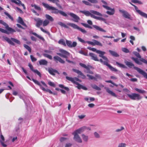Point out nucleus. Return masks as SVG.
<instances>
[{
    "instance_id": "f257e3e1",
    "label": "nucleus",
    "mask_w": 147,
    "mask_h": 147,
    "mask_svg": "<svg viewBox=\"0 0 147 147\" xmlns=\"http://www.w3.org/2000/svg\"><path fill=\"white\" fill-rule=\"evenodd\" d=\"M91 128L85 126L82 127L74 131L72 134L74 136L73 139L76 142L79 143L82 142V139L79 134H80L86 130H90Z\"/></svg>"
},
{
    "instance_id": "f03ea898",
    "label": "nucleus",
    "mask_w": 147,
    "mask_h": 147,
    "mask_svg": "<svg viewBox=\"0 0 147 147\" xmlns=\"http://www.w3.org/2000/svg\"><path fill=\"white\" fill-rule=\"evenodd\" d=\"M42 4L43 6L48 10H52V11H51V13H53L56 14L59 13L60 14L63 16L65 17L67 16V14L63 11L59 10L55 7L50 6L47 4L43 3Z\"/></svg>"
},
{
    "instance_id": "7ed1b4c3",
    "label": "nucleus",
    "mask_w": 147,
    "mask_h": 147,
    "mask_svg": "<svg viewBox=\"0 0 147 147\" xmlns=\"http://www.w3.org/2000/svg\"><path fill=\"white\" fill-rule=\"evenodd\" d=\"M32 80L36 84L39 86L40 89L43 91L48 92L51 94H53V92L49 89L48 88H45L47 87V85L45 82L42 81H41L40 82L36 80H35L34 79H32Z\"/></svg>"
},
{
    "instance_id": "20e7f679",
    "label": "nucleus",
    "mask_w": 147,
    "mask_h": 147,
    "mask_svg": "<svg viewBox=\"0 0 147 147\" xmlns=\"http://www.w3.org/2000/svg\"><path fill=\"white\" fill-rule=\"evenodd\" d=\"M32 80L36 84L39 86L40 89L43 91L48 92L51 94H53V92L49 89L48 88H45L47 87V85L45 82L42 81H41L40 82L36 80H35L34 79H32Z\"/></svg>"
},
{
    "instance_id": "39448f33",
    "label": "nucleus",
    "mask_w": 147,
    "mask_h": 147,
    "mask_svg": "<svg viewBox=\"0 0 147 147\" xmlns=\"http://www.w3.org/2000/svg\"><path fill=\"white\" fill-rule=\"evenodd\" d=\"M133 53L136 57L140 59L139 60L137 58L134 57L131 58V59L134 60L136 63L138 65H142V63L141 62H142L145 63L147 64V61L143 58H141V56L139 53L136 51H134Z\"/></svg>"
},
{
    "instance_id": "423d86ee",
    "label": "nucleus",
    "mask_w": 147,
    "mask_h": 147,
    "mask_svg": "<svg viewBox=\"0 0 147 147\" xmlns=\"http://www.w3.org/2000/svg\"><path fill=\"white\" fill-rule=\"evenodd\" d=\"M104 4V5H102V6L106 9L109 10V11H107L106 13L109 15H113L115 12V10L114 8H111L107 6V3L103 0L101 1Z\"/></svg>"
},
{
    "instance_id": "0eeeda50",
    "label": "nucleus",
    "mask_w": 147,
    "mask_h": 147,
    "mask_svg": "<svg viewBox=\"0 0 147 147\" xmlns=\"http://www.w3.org/2000/svg\"><path fill=\"white\" fill-rule=\"evenodd\" d=\"M80 12L83 13L87 16H90L91 13L95 14L98 16H102V14L96 11L93 10H90V11H81Z\"/></svg>"
},
{
    "instance_id": "6e6552de",
    "label": "nucleus",
    "mask_w": 147,
    "mask_h": 147,
    "mask_svg": "<svg viewBox=\"0 0 147 147\" xmlns=\"http://www.w3.org/2000/svg\"><path fill=\"white\" fill-rule=\"evenodd\" d=\"M96 53L99 54V57L102 58L104 60V61H103L102 59H100V60H99V61L103 64H104V63L106 61H109L107 58L103 55L105 53V52L100 50H97V51H96Z\"/></svg>"
},
{
    "instance_id": "1a4fd4ad",
    "label": "nucleus",
    "mask_w": 147,
    "mask_h": 147,
    "mask_svg": "<svg viewBox=\"0 0 147 147\" xmlns=\"http://www.w3.org/2000/svg\"><path fill=\"white\" fill-rule=\"evenodd\" d=\"M59 51L60 53H57V54L61 57L67 59L69 55V53L64 50L60 49Z\"/></svg>"
},
{
    "instance_id": "9d476101",
    "label": "nucleus",
    "mask_w": 147,
    "mask_h": 147,
    "mask_svg": "<svg viewBox=\"0 0 147 147\" xmlns=\"http://www.w3.org/2000/svg\"><path fill=\"white\" fill-rule=\"evenodd\" d=\"M128 96L131 99L133 100H139L141 99L142 97L138 94L132 93L131 94H128Z\"/></svg>"
},
{
    "instance_id": "9b49d317",
    "label": "nucleus",
    "mask_w": 147,
    "mask_h": 147,
    "mask_svg": "<svg viewBox=\"0 0 147 147\" xmlns=\"http://www.w3.org/2000/svg\"><path fill=\"white\" fill-rule=\"evenodd\" d=\"M67 25L71 26L74 29H77L83 33H84L86 32V31L84 29H82L78 26L77 25L72 23H67Z\"/></svg>"
},
{
    "instance_id": "f8f14e48",
    "label": "nucleus",
    "mask_w": 147,
    "mask_h": 147,
    "mask_svg": "<svg viewBox=\"0 0 147 147\" xmlns=\"http://www.w3.org/2000/svg\"><path fill=\"white\" fill-rule=\"evenodd\" d=\"M119 11L122 14V16L123 17L130 20H132V18L131 17L130 15L126 11L121 9H119Z\"/></svg>"
},
{
    "instance_id": "ddd939ff",
    "label": "nucleus",
    "mask_w": 147,
    "mask_h": 147,
    "mask_svg": "<svg viewBox=\"0 0 147 147\" xmlns=\"http://www.w3.org/2000/svg\"><path fill=\"white\" fill-rule=\"evenodd\" d=\"M68 14L73 19V21L75 22H78L80 20V18L76 15L72 13H68Z\"/></svg>"
},
{
    "instance_id": "4468645a",
    "label": "nucleus",
    "mask_w": 147,
    "mask_h": 147,
    "mask_svg": "<svg viewBox=\"0 0 147 147\" xmlns=\"http://www.w3.org/2000/svg\"><path fill=\"white\" fill-rule=\"evenodd\" d=\"M66 42L67 45L70 48L74 47H76L77 45V42L75 41H74L72 43L71 41L66 40Z\"/></svg>"
},
{
    "instance_id": "2eb2a0df",
    "label": "nucleus",
    "mask_w": 147,
    "mask_h": 147,
    "mask_svg": "<svg viewBox=\"0 0 147 147\" xmlns=\"http://www.w3.org/2000/svg\"><path fill=\"white\" fill-rule=\"evenodd\" d=\"M131 5L134 6L135 7V9L136 12H138L140 15L142 16L147 18V14L142 11H141L140 10L138 9V8L136 6L132 4Z\"/></svg>"
},
{
    "instance_id": "dca6fc26",
    "label": "nucleus",
    "mask_w": 147,
    "mask_h": 147,
    "mask_svg": "<svg viewBox=\"0 0 147 147\" xmlns=\"http://www.w3.org/2000/svg\"><path fill=\"white\" fill-rule=\"evenodd\" d=\"M0 24H1L5 26V28L11 32H15L16 31L13 29L9 27L7 24L1 20H0Z\"/></svg>"
},
{
    "instance_id": "f3484780",
    "label": "nucleus",
    "mask_w": 147,
    "mask_h": 147,
    "mask_svg": "<svg viewBox=\"0 0 147 147\" xmlns=\"http://www.w3.org/2000/svg\"><path fill=\"white\" fill-rule=\"evenodd\" d=\"M134 68L139 73L142 75L144 78L147 79V74L144 71L137 67H135Z\"/></svg>"
},
{
    "instance_id": "a211bd4d",
    "label": "nucleus",
    "mask_w": 147,
    "mask_h": 147,
    "mask_svg": "<svg viewBox=\"0 0 147 147\" xmlns=\"http://www.w3.org/2000/svg\"><path fill=\"white\" fill-rule=\"evenodd\" d=\"M28 65L32 71L34 72V73L36 74L40 77H41L40 73L37 69H34L33 66L31 63H29Z\"/></svg>"
},
{
    "instance_id": "6ab92c4d",
    "label": "nucleus",
    "mask_w": 147,
    "mask_h": 147,
    "mask_svg": "<svg viewBox=\"0 0 147 147\" xmlns=\"http://www.w3.org/2000/svg\"><path fill=\"white\" fill-rule=\"evenodd\" d=\"M11 1L13 3H15L16 4L20 5H21L23 7L24 9H26V7L24 4L22 3L20 1V0H11Z\"/></svg>"
},
{
    "instance_id": "aec40b11",
    "label": "nucleus",
    "mask_w": 147,
    "mask_h": 147,
    "mask_svg": "<svg viewBox=\"0 0 147 147\" xmlns=\"http://www.w3.org/2000/svg\"><path fill=\"white\" fill-rule=\"evenodd\" d=\"M34 20L36 22V26L39 27L42 24L43 21L39 18H34Z\"/></svg>"
},
{
    "instance_id": "412c9836",
    "label": "nucleus",
    "mask_w": 147,
    "mask_h": 147,
    "mask_svg": "<svg viewBox=\"0 0 147 147\" xmlns=\"http://www.w3.org/2000/svg\"><path fill=\"white\" fill-rule=\"evenodd\" d=\"M105 88L106 89V91L109 94L114 97H117L116 95L109 88L105 87Z\"/></svg>"
},
{
    "instance_id": "4be33fe9",
    "label": "nucleus",
    "mask_w": 147,
    "mask_h": 147,
    "mask_svg": "<svg viewBox=\"0 0 147 147\" xmlns=\"http://www.w3.org/2000/svg\"><path fill=\"white\" fill-rule=\"evenodd\" d=\"M54 60L55 61H58L59 62L64 63H65V61H63L61 58L58 56H55L53 57Z\"/></svg>"
},
{
    "instance_id": "5701e85b",
    "label": "nucleus",
    "mask_w": 147,
    "mask_h": 147,
    "mask_svg": "<svg viewBox=\"0 0 147 147\" xmlns=\"http://www.w3.org/2000/svg\"><path fill=\"white\" fill-rule=\"evenodd\" d=\"M54 60L55 61H58L59 62L64 63H65V61H63L61 58L58 56H55L53 57Z\"/></svg>"
},
{
    "instance_id": "b1692460",
    "label": "nucleus",
    "mask_w": 147,
    "mask_h": 147,
    "mask_svg": "<svg viewBox=\"0 0 147 147\" xmlns=\"http://www.w3.org/2000/svg\"><path fill=\"white\" fill-rule=\"evenodd\" d=\"M48 1L52 2L56 4V5L59 8L62 9V6L59 4V0H48Z\"/></svg>"
},
{
    "instance_id": "393cba45",
    "label": "nucleus",
    "mask_w": 147,
    "mask_h": 147,
    "mask_svg": "<svg viewBox=\"0 0 147 147\" xmlns=\"http://www.w3.org/2000/svg\"><path fill=\"white\" fill-rule=\"evenodd\" d=\"M108 62L109 61H106L104 63V65L107 66L111 71H117V69L111 66L108 63Z\"/></svg>"
},
{
    "instance_id": "a878e982",
    "label": "nucleus",
    "mask_w": 147,
    "mask_h": 147,
    "mask_svg": "<svg viewBox=\"0 0 147 147\" xmlns=\"http://www.w3.org/2000/svg\"><path fill=\"white\" fill-rule=\"evenodd\" d=\"M89 55L91 57L92 59L95 61H99V60L98 59L96 55L93 53H90Z\"/></svg>"
},
{
    "instance_id": "bb28decb",
    "label": "nucleus",
    "mask_w": 147,
    "mask_h": 147,
    "mask_svg": "<svg viewBox=\"0 0 147 147\" xmlns=\"http://www.w3.org/2000/svg\"><path fill=\"white\" fill-rule=\"evenodd\" d=\"M0 142L2 145L4 147H6L7 146V145L4 143L5 139L3 136L2 134L0 135Z\"/></svg>"
},
{
    "instance_id": "cd10ccee",
    "label": "nucleus",
    "mask_w": 147,
    "mask_h": 147,
    "mask_svg": "<svg viewBox=\"0 0 147 147\" xmlns=\"http://www.w3.org/2000/svg\"><path fill=\"white\" fill-rule=\"evenodd\" d=\"M48 71L51 74L53 75H55V73H58L57 70L53 69L52 68H49L48 69Z\"/></svg>"
},
{
    "instance_id": "c85d7f7f",
    "label": "nucleus",
    "mask_w": 147,
    "mask_h": 147,
    "mask_svg": "<svg viewBox=\"0 0 147 147\" xmlns=\"http://www.w3.org/2000/svg\"><path fill=\"white\" fill-rule=\"evenodd\" d=\"M81 136L83 141L85 142H88L89 140L88 136L84 134H82Z\"/></svg>"
},
{
    "instance_id": "c756f323",
    "label": "nucleus",
    "mask_w": 147,
    "mask_h": 147,
    "mask_svg": "<svg viewBox=\"0 0 147 147\" xmlns=\"http://www.w3.org/2000/svg\"><path fill=\"white\" fill-rule=\"evenodd\" d=\"M125 64L129 67H133L135 69L134 67H135L134 66V65L131 62L125 60Z\"/></svg>"
},
{
    "instance_id": "7c9ffc66",
    "label": "nucleus",
    "mask_w": 147,
    "mask_h": 147,
    "mask_svg": "<svg viewBox=\"0 0 147 147\" xmlns=\"http://www.w3.org/2000/svg\"><path fill=\"white\" fill-rule=\"evenodd\" d=\"M92 26L94 28H95L97 30H98L104 32H106V31L105 30H103V29H102L100 27L97 26L96 25H93Z\"/></svg>"
},
{
    "instance_id": "2f4dec72",
    "label": "nucleus",
    "mask_w": 147,
    "mask_h": 147,
    "mask_svg": "<svg viewBox=\"0 0 147 147\" xmlns=\"http://www.w3.org/2000/svg\"><path fill=\"white\" fill-rule=\"evenodd\" d=\"M3 38L5 40L7 41L9 44L12 45H14V43L8 38L6 36H3Z\"/></svg>"
},
{
    "instance_id": "473e14b6",
    "label": "nucleus",
    "mask_w": 147,
    "mask_h": 147,
    "mask_svg": "<svg viewBox=\"0 0 147 147\" xmlns=\"http://www.w3.org/2000/svg\"><path fill=\"white\" fill-rule=\"evenodd\" d=\"M39 64L40 65H47L48 62L45 59H41L39 61Z\"/></svg>"
},
{
    "instance_id": "72a5a7b5",
    "label": "nucleus",
    "mask_w": 147,
    "mask_h": 147,
    "mask_svg": "<svg viewBox=\"0 0 147 147\" xmlns=\"http://www.w3.org/2000/svg\"><path fill=\"white\" fill-rule=\"evenodd\" d=\"M17 22L24 26H26V24L24 23L22 19L20 17H19Z\"/></svg>"
},
{
    "instance_id": "f704fd0d",
    "label": "nucleus",
    "mask_w": 147,
    "mask_h": 147,
    "mask_svg": "<svg viewBox=\"0 0 147 147\" xmlns=\"http://www.w3.org/2000/svg\"><path fill=\"white\" fill-rule=\"evenodd\" d=\"M91 86L92 88L96 90H101L100 87H98L94 84H91Z\"/></svg>"
},
{
    "instance_id": "c9c22d12",
    "label": "nucleus",
    "mask_w": 147,
    "mask_h": 147,
    "mask_svg": "<svg viewBox=\"0 0 147 147\" xmlns=\"http://www.w3.org/2000/svg\"><path fill=\"white\" fill-rule=\"evenodd\" d=\"M92 41L94 42V46L97 45L100 46H102V44L99 42L95 40H93Z\"/></svg>"
},
{
    "instance_id": "e433bc0d",
    "label": "nucleus",
    "mask_w": 147,
    "mask_h": 147,
    "mask_svg": "<svg viewBox=\"0 0 147 147\" xmlns=\"http://www.w3.org/2000/svg\"><path fill=\"white\" fill-rule=\"evenodd\" d=\"M127 146V144L123 142H120L118 143L117 147H126Z\"/></svg>"
},
{
    "instance_id": "4c0bfd02",
    "label": "nucleus",
    "mask_w": 147,
    "mask_h": 147,
    "mask_svg": "<svg viewBox=\"0 0 147 147\" xmlns=\"http://www.w3.org/2000/svg\"><path fill=\"white\" fill-rule=\"evenodd\" d=\"M109 52L112 55L116 57H118L119 56V55L116 52L114 51L111 50H109Z\"/></svg>"
},
{
    "instance_id": "58836bf2",
    "label": "nucleus",
    "mask_w": 147,
    "mask_h": 147,
    "mask_svg": "<svg viewBox=\"0 0 147 147\" xmlns=\"http://www.w3.org/2000/svg\"><path fill=\"white\" fill-rule=\"evenodd\" d=\"M94 76V80L97 81L98 80H100L101 79V76L98 74H96Z\"/></svg>"
},
{
    "instance_id": "ea45409f",
    "label": "nucleus",
    "mask_w": 147,
    "mask_h": 147,
    "mask_svg": "<svg viewBox=\"0 0 147 147\" xmlns=\"http://www.w3.org/2000/svg\"><path fill=\"white\" fill-rule=\"evenodd\" d=\"M66 79L68 80L71 81L72 82L75 84V82H76L75 81H74V78H72V77H69L68 76H66Z\"/></svg>"
},
{
    "instance_id": "a19ab883",
    "label": "nucleus",
    "mask_w": 147,
    "mask_h": 147,
    "mask_svg": "<svg viewBox=\"0 0 147 147\" xmlns=\"http://www.w3.org/2000/svg\"><path fill=\"white\" fill-rule=\"evenodd\" d=\"M45 17L47 19L49 20L51 22H53L54 20V19L51 16L48 14H46L45 15Z\"/></svg>"
},
{
    "instance_id": "79ce46f5",
    "label": "nucleus",
    "mask_w": 147,
    "mask_h": 147,
    "mask_svg": "<svg viewBox=\"0 0 147 147\" xmlns=\"http://www.w3.org/2000/svg\"><path fill=\"white\" fill-rule=\"evenodd\" d=\"M58 43L62 45L63 46H66V44L64 40L63 39H61L59 40L58 41Z\"/></svg>"
},
{
    "instance_id": "37998d69",
    "label": "nucleus",
    "mask_w": 147,
    "mask_h": 147,
    "mask_svg": "<svg viewBox=\"0 0 147 147\" xmlns=\"http://www.w3.org/2000/svg\"><path fill=\"white\" fill-rule=\"evenodd\" d=\"M31 6L32 7H34V8L37 10L40 11L41 10L39 6L36 5L35 4H32L31 5Z\"/></svg>"
},
{
    "instance_id": "c03bdc74",
    "label": "nucleus",
    "mask_w": 147,
    "mask_h": 147,
    "mask_svg": "<svg viewBox=\"0 0 147 147\" xmlns=\"http://www.w3.org/2000/svg\"><path fill=\"white\" fill-rule=\"evenodd\" d=\"M32 34H33L34 35H35V36H36L37 37L39 38V39L42 40L43 41H44L45 40L44 38L42 37L41 36L38 35V34H37L36 33L33 32L32 33Z\"/></svg>"
},
{
    "instance_id": "a18cd8bd",
    "label": "nucleus",
    "mask_w": 147,
    "mask_h": 147,
    "mask_svg": "<svg viewBox=\"0 0 147 147\" xmlns=\"http://www.w3.org/2000/svg\"><path fill=\"white\" fill-rule=\"evenodd\" d=\"M135 90L140 93L143 94L146 93L145 91L138 89L137 88H135Z\"/></svg>"
},
{
    "instance_id": "49530a36",
    "label": "nucleus",
    "mask_w": 147,
    "mask_h": 147,
    "mask_svg": "<svg viewBox=\"0 0 147 147\" xmlns=\"http://www.w3.org/2000/svg\"><path fill=\"white\" fill-rule=\"evenodd\" d=\"M58 24L65 28H69V27L67 25L62 22H58Z\"/></svg>"
},
{
    "instance_id": "de8ad7c7",
    "label": "nucleus",
    "mask_w": 147,
    "mask_h": 147,
    "mask_svg": "<svg viewBox=\"0 0 147 147\" xmlns=\"http://www.w3.org/2000/svg\"><path fill=\"white\" fill-rule=\"evenodd\" d=\"M116 63L119 67H121L123 68H126V67L123 64L121 63H120L118 62H116Z\"/></svg>"
},
{
    "instance_id": "09e8293b",
    "label": "nucleus",
    "mask_w": 147,
    "mask_h": 147,
    "mask_svg": "<svg viewBox=\"0 0 147 147\" xmlns=\"http://www.w3.org/2000/svg\"><path fill=\"white\" fill-rule=\"evenodd\" d=\"M4 13L12 21H13V18L7 12H4Z\"/></svg>"
},
{
    "instance_id": "8fccbe9b",
    "label": "nucleus",
    "mask_w": 147,
    "mask_h": 147,
    "mask_svg": "<svg viewBox=\"0 0 147 147\" xmlns=\"http://www.w3.org/2000/svg\"><path fill=\"white\" fill-rule=\"evenodd\" d=\"M49 21L48 20H45L42 22L43 26H47L49 23Z\"/></svg>"
},
{
    "instance_id": "3c124183",
    "label": "nucleus",
    "mask_w": 147,
    "mask_h": 147,
    "mask_svg": "<svg viewBox=\"0 0 147 147\" xmlns=\"http://www.w3.org/2000/svg\"><path fill=\"white\" fill-rule=\"evenodd\" d=\"M11 40L17 43V44H20V41L18 40L13 38H11Z\"/></svg>"
},
{
    "instance_id": "603ef678",
    "label": "nucleus",
    "mask_w": 147,
    "mask_h": 147,
    "mask_svg": "<svg viewBox=\"0 0 147 147\" xmlns=\"http://www.w3.org/2000/svg\"><path fill=\"white\" fill-rule=\"evenodd\" d=\"M73 71L80 75H82V73L81 72L78 70L73 69Z\"/></svg>"
},
{
    "instance_id": "864d4df0",
    "label": "nucleus",
    "mask_w": 147,
    "mask_h": 147,
    "mask_svg": "<svg viewBox=\"0 0 147 147\" xmlns=\"http://www.w3.org/2000/svg\"><path fill=\"white\" fill-rule=\"evenodd\" d=\"M59 86L61 88H64L67 91H69V88L68 87H64V86L62 84H59Z\"/></svg>"
},
{
    "instance_id": "5fc2aeb1",
    "label": "nucleus",
    "mask_w": 147,
    "mask_h": 147,
    "mask_svg": "<svg viewBox=\"0 0 147 147\" xmlns=\"http://www.w3.org/2000/svg\"><path fill=\"white\" fill-rule=\"evenodd\" d=\"M75 84L77 85V86H76V87H77L78 89H81L82 85L78 84L77 82H76Z\"/></svg>"
},
{
    "instance_id": "6e6d98bb",
    "label": "nucleus",
    "mask_w": 147,
    "mask_h": 147,
    "mask_svg": "<svg viewBox=\"0 0 147 147\" xmlns=\"http://www.w3.org/2000/svg\"><path fill=\"white\" fill-rule=\"evenodd\" d=\"M24 47L26 49H27L30 53L31 52V49L29 46L26 45H24Z\"/></svg>"
},
{
    "instance_id": "4d7b16f0",
    "label": "nucleus",
    "mask_w": 147,
    "mask_h": 147,
    "mask_svg": "<svg viewBox=\"0 0 147 147\" xmlns=\"http://www.w3.org/2000/svg\"><path fill=\"white\" fill-rule=\"evenodd\" d=\"M43 55L45 57H47L50 59H52V56L50 55H49L47 54H43Z\"/></svg>"
},
{
    "instance_id": "13d9d810",
    "label": "nucleus",
    "mask_w": 147,
    "mask_h": 147,
    "mask_svg": "<svg viewBox=\"0 0 147 147\" xmlns=\"http://www.w3.org/2000/svg\"><path fill=\"white\" fill-rule=\"evenodd\" d=\"M122 50L125 53H128L129 52V50L125 48H122Z\"/></svg>"
},
{
    "instance_id": "bf43d9fd",
    "label": "nucleus",
    "mask_w": 147,
    "mask_h": 147,
    "mask_svg": "<svg viewBox=\"0 0 147 147\" xmlns=\"http://www.w3.org/2000/svg\"><path fill=\"white\" fill-rule=\"evenodd\" d=\"M87 48L88 49H89L90 50H91L93 51L96 52V51H97V50H96V49L95 48H91L90 47H88Z\"/></svg>"
},
{
    "instance_id": "052dcab7",
    "label": "nucleus",
    "mask_w": 147,
    "mask_h": 147,
    "mask_svg": "<svg viewBox=\"0 0 147 147\" xmlns=\"http://www.w3.org/2000/svg\"><path fill=\"white\" fill-rule=\"evenodd\" d=\"M79 53L85 56H88V54L87 53H85L84 52V51H79Z\"/></svg>"
},
{
    "instance_id": "680f3d73",
    "label": "nucleus",
    "mask_w": 147,
    "mask_h": 147,
    "mask_svg": "<svg viewBox=\"0 0 147 147\" xmlns=\"http://www.w3.org/2000/svg\"><path fill=\"white\" fill-rule=\"evenodd\" d=\"M48 84L51 86H53L55 87V85L54 83L50 81H49L48 82Z\"/></svg>"
},
{
    "instance_id": "e2e57ef3",
    "label": "nucleus",
    "mask_w": 147,
    "mask_h": 147,
    "mask_svg": "<svg viewBox=\"0 0 147 147\" xmlns=\"http://www.w3.org/2000/svg\"><path fill=\"white\" fill-rule=\"evenodd\" d=\"M77 39L80 42L83 43H85L86 42L84 40H83V39L81 38L78 37H77Z\"/></svg>"
},
{
    "instance_id": "0e129e2a",
    "label": "nucleus",
    "mask_w": 147,
    "mask_h": 147,
    "mask_svg": "<svg viewBox=\"0 0 147 147\" xmlns=\"http://www.w3.org/2000/svg\"><path fill=\"white\" fill-rule=\"evenodd\" d=\"M30 57L32 61L34 62L37 60V59L34 57L32 55H30Z\"/></svg>"
},
{
    "instance_id": "69168bd1",
    "label": "nucleus",
    "mask_w": 147,
    "mask_h": 147,
    "mask_svg": "<svg viewBox=\"0 0 147 147\" xmlns=\"http://www.w3.org/2000/svg\"><path fill=\"white\" fill-rule=\"evenodd\" d=\"M0 31L2 33L9 34L8 32L5 30L0 28Z\"/></svg>"
},
{
    "instance_id": "338daca9",
    "label": "nucleus",
    "mask_w": 147,
    "mask_h": 147,
    "mask_svg": "<svg viewBox=\"0 0 147 147\" xmlns=\"http://www.w3.org/2000/svg\"><path fill=\"white\" fill-rule=\"evenodd\" d=\"M87 76L89 78V79L90 80H94V76L90 74H87Z\"/></svg>"
},
{
    "instance_id": "774afa93",
    "label": "nucleus",
    "mask_w": 147,
    "mask_h": 147,
    "mask_svg": "<svg viewBox=\"0 0 147 147\" xmlns=\"http://www.w3.org/2000/svg\"><path fill=\"white\" fill-rule=\"evenodd\" d=\"M96 19L98 20H102V21H104V22L105 23H106V22H105L106 21L105 20V19L103 18L99 17H97Z\"/></svg>"
}]
</instances>
